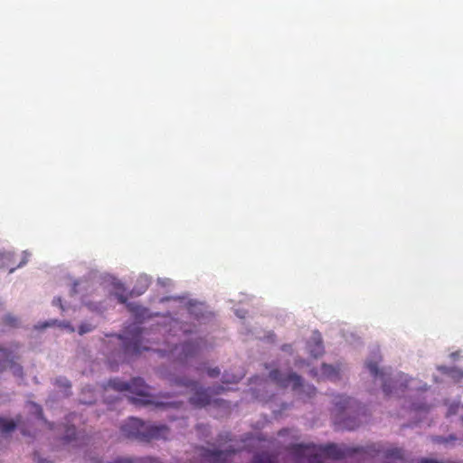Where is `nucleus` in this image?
I'll return each instance as SVG.
<instances>
[{
  "label": "nucleus",
  "mask_w": 463,
  "mask_h": 463,
  "mask_svg": "<svg viewBox=\"0 0 463 463\" xmlns=\"http://www.w3.org/2000/svg\"><path fill=\"white\" fill-rule=\"evenodd\" d=\"M288 449L293 456L295 463H329L330 460H338L354 454L374 457L381 452L380 446L375 444L367 447L351 448L344 444H328L317 446L315 444H293Z\"/></svg>",
  "instance_id": "f257e3e1"
},
{
  "label": "nucleus",
  "mask_w": 463,
  "mask_h": 463,
  "mask_svg": "<svg viewBox=\"0 0 463 463\" xmlns=\"http://www.w3.org/2000/svg\"><path fill=\"white\" fill-rule=\"evenodd\" d=\"M108 386L118 392H129L133 394L128 398L129 401L138 406L155 404L158 407L165 405L155 401V397L149 392L150 387L140 377L133 378L130 382H124L118 378L111 379L109 381Z\"/></svg>",
  "instance_id": "f03ea898"
},
{
  "label": "nucleus",
  "mask_w": 463,
  "mask_h": 463,
  "mask_svg": "<svg viewBox=\"0 0 463 463\" xmlns=\"http://www.w3.org/2000/svg\"><path fill=\"white\" fill-rule=\"evenodd\" d=\"M121 432L129 439L150 441L152 439H166L170 434V430L165 425H153L137 418H129L122 425Z\"/></svg>",
  "instance_id": "7ed1b4c3"
},
{
  "label": "nucleus",
  "mask_w": 463,
  "mask_h": 463,
  "mask_svg": "<svg viewBox=\"0 0 463 463\" xmlns=\"http://www.w3.org/2000/svg\"><path fill=\"white\" fill-rule=\"evenodd\" d=\"M172 385L184 387L194 392L189 398V402L195 408H203L211 402V393L219 394L226 389L222 385H218L213 389H204L199 386L198 382L187 377H176L172 380Z\"/></svg>",
  "instance_id": "20e7f679"
},
{
  "label": "nucleus",
  "mask_w": 463,
  "mask_h": 463,
  "mask_svg": "<svg viewBox=\"0 0 463 463\" xmlns=\"http://www.w3.org/2000/svg\"><path fill=\"white\" fill-rule=\"evenodd\" d=\"M354 401L350 397L344 395H336L334 398V413H335V424L338 429L353 430L359 426L356 419L348 417L345 419L342 418L344 412L352 407Z\"/></svg>",
  "instance_id": "39448f33"
},
{
  "label": "nucleus",
  "mask_w": 463,
  "mask_h": 463,
  "mask_svg": "<svg viewBox=\"0 0 463 463\" xmlns=\"http://www.w3.org/2000/svg\"><path fill=\"white\" fill-rule=\"evenodd\" d=\"M123 339L124 350L128 354H138L142 350H147L146 347H141L142 329L134 326L132 329H127L124 335H119Z\"/></svg>",
  "instance_id": "423d86ee"
},
{
  "label": "nucleus",
  "mask_w": 463,
  "mask_h": 463,
  "mask_svg": "<svg viewBox=\"0 0 463 463\" xmlns=\"http://www.w3.org/2000/svg\"><path fill=\"white\" fill-rule=\"evenodd\" d=\"M236 455L235 450H211L200 449V463H232Z\"/></svg>",
  "instance_id": "0eeeda50"
},
{
  "label": "nucleus",
  "mask_w": 463,
  "mask_h": 463,
  "mask_svg": "<svg viewBox=\"0 0 463 463\" xmlns=\"http://www.w3.org/2000/svg\"><path fill=\"white\" fill-rule=\"evenodd\" d=\"M269 378L283 388L291 387L297 391L302 386V378L295 373H282L276 369L269 373Z\"/></svg>",
  "instance_id": "6e6552de"
},
{
  "label": "nucleus",
  "mask_w": 463,
  "mask_h": 463,
  "mask_svg": "<svg viewBox=\"0 0 463 463\" xmlns=\"http://www.w3.org/2000/svg\"><path fill=\"white\" fill-rule=\"evenodd\" d=\"M14 351L0 346V372L10 369L14 375L23 377V367L14 361Z\"/></svg>",
  "instance_id": "1a4fd4ad"
},
{
  "label": "nucleus",
  "mask_w": 463,
  "mask_h": 463,
  "mask_svg": "<svg viewBox=\"0 0 463 463\" xmlns=\"http://www.w3.org/2000/svg\"><path fill=\"white\" fill-rule=\"evenodd\" d=\"M180 349L178 360L182 363L186 362L188 359L194 357L200 349L199 342H188L183 344L181 346L175 345V351Z\"/></svg>",
  "instance_id": "9d476101"
},
{
  "label": "nucleus",
  "mask_w": 463,
  "mask_h": 463,
  "mask_svg": "<svg viewBox=\"0 0 463 463\" xmlns=\"http://www.w3.org/2000/svg\"><path fill=\"white\" fill-rule=\"evenodd\" d=\"M308 352L315 358L320 356L324 353V345L321 335L318 332H314L312 338L307 343Z\"/></svg>",
  "instance_id": "9b49d317"
},
{
  "label": "nucleus",
  "mask_w": 463,
  "mask_h": 463,
  "mask_svg": "<svg viewBox=\"0 0 463 463\" xmlns=\"http://www.w3.org/2000/svg\"><path fill=\"white\" fill-rule=\"evenodd\" d=\"M127 309L139 322L148 316V309L134 302L127 303Z\"/></svg>",
  "instance_id": "f8f14e48"
},
{
  "label": "nucleus",
  "mask_w": 463,
  "mask_h": 463,
  "mask_svg": "<svg viewBox=\"0 0 463 463\" xmlns=\"http://www.w3.org/2000/svg\"><path fill=\"white\" fill-rule=\"evenodd\" d=\"M386 463H405L403 451L397 448L389 449L384 453Z\"/></svg>",
  "instance_id": "ddd939ff"
},
{
  "label": "nucleus",
  "mask_w": 463,
  "mask_h": 463,
  "mask_svg": "<svg viewBox=\"0 0 463 463\" xmlns=\"http://www.w3.org/2000/svg\"><path fill=\"white\" fill-rule=\"evenodd\" d=\"M251 463H278V460L275 455L262 452L256 454Z\"/></svg>",
  "instance_id": "4468645a"
},
{
  "label": "nucleus",
  "mask_w": 463,
  "mask_h": 463,
  "mask_svg": "<svg viewBox=\"0 0 463 463\" xmlns=\"http://www.w3.org/2000/svg\"><path fill=\"white\" fill-rule=\"evenodd\" d=\"M321 375L328 379H336L338 377V371L332 365L323 364L321 366Z\"/></svg>",
  "instance_id": "2eb2a0df"
},
{
  "label": "nucleus",
  "mask_w": 463,
  "mask_h": 463,
  "mask_svg": "<svg viewBox=\"0 0 463 463\" xmlns=\"http://www.w3.org/2000/svg\"><path fill=\"white\" fill-rule=\"evenodd\" d=\"M16 427V422L12 420L0 418V432L8 433L14 430Z\"/></svg>",
  "instance_id": "dca6fc26"
},
{
  "label": "nucleus",
  "mask_w": 463,
  "mask_h": 463,
  "mask_svg": "<svg viewBox=\"0 0 463 463\" xmlns=\"http://www.w3.org/2000/svg\"><path fill=\"white\" fill-rule=\"evenodd\" d=\"M366 367L370 371L371 374L373 377L380 376L383 379L384 373L379 369L378 362L376 361H368L366 362Z\"/></svg>",
  "instance_id": "f3484780"
},
{
  "label": "nucleus",
  "mask_w": 463,
  "mask_h": 463,
  "mask_svg": "<svg viewBox=\"0 0 463 463\" xmlns=\"http://www.w3.org/2000/svg\"><path fill=\"white\" fill-rule=\"evenodd\" d=\"M243 377L242 373L240 374H230L225 372L222 375V383H236Z\"/></svg>",
  "instance_id": "a211bd4d"
},
{
  "label": "nucleus",
  "mask_w": 463,
  "mask_h": 463,
  "mask_svg": "<svg viewBox=\"0 0 463 463\" xmlns=\"http://www.w3.org/2000/svg\"><path fill=\"white\" fill-rule=\"evenodd\" d=\"M79 438L77 437L76 430L73 426L68 427L65 430V436L63 438L64 441L69 443L72 440H77Z\"/></svg>",
  "instance_id": "6ab92c4d"
},
{
  "label": "nucleus",
  "mask_w": 463,
  "mask_h": 463,
  "mask_svg": "<svg viewBox=\"0 0 463 463\" xmlns=\"http://www.w3.org/2000/svg\"><path fill=\"white\" fill-rule=\"evenodd\" d=\"M4 323L6 326L15 327L18 325V319L15 317L8 314L4 317Z\"/></svg>",
  "instance_id": "aec40b11"
},
{
  "label": "nucleus",
  "mask_w": 463,
  "mask_h": 463,
  "mask_svg": "<svg viewBox=\"0 0 463 463\" xmlns=\"http://www.w3.org/2000/svg\"><path fill=\"white\" fill-rule=\"evenodd\" d=\"M452 378L457 379L458 381L463 379V371L452 368L447 372Z\"/></svg>",
  "instance_id": "412c9836"
},
{
  "label": "nucleus",
  "mask_w": 463,
  "mask_h": 463,
  "mask_svg": "<svg viewBox=\"0 0 463 463\" xmlns=\"http://www.w3.org/2000/svg\"><path fill=\"white\" fill-rule=\"evenodd\" d=\"M92 330V326L90 324H81L79 327V334L83 335L89 333Z\"/></svg>",
  "instance_id": "4be33fe9"
},
{
  "label": "nucleus",
  "mask_w": 463,
  "mask_h": 463,
  "mask_svg": "<svg viewBox=\"0 0 463 463\" xmlns=\"http://www.w3.org/2000/svg\"><path fill=\"white\" fill-rule=\"evenodd\" d=\"M392 386L391 383L387 382L386 380H383V390L386 395H391L392 393Z\"/></svg>",
  "instance_id": "5701e85b"
},
{
  "label": "nucleus",
  "mask_w": 463,
  "mask_h": 463,
  "mask_svg": "<svg viewBox=\"0 0 463 463\" xmlns=\"http://www.w3.org/2000/svg\"><path fill=\"white\" fill-rule=\"evenodd\" d=\"M220 369L218 367H214V368H208L207 369V374L210 376V377H217L219 376L220 374Z\"/></svg>",
  "instance_id": "b1692460"
},
{
  "label": "nucleus",
  "mask_w": 463,
  "mask_h": 463,
  "mask_svg": "<svg viewBox=\"0 0 463 463\" xmlns=\"http://www.w3.org/2000/svg\"><path fill=\"white\" fill-rule=\"evenodd\" d=\"M56 383L58 385H60V386H64L65 388H70L71 387V383L65 378L57 379L56 380Z\"/></svg>",
  "instance_id": "393cba45"
},
{
  "label": "nucleus",
  "mask_w": 463,
  "mask_h": 463,
  "mask_svg": "<svg viewBox=\"0 0 463 463\" xmlns=\"http://www.w3.org/2000/svg\"><path fill=\"white\" fill-rule=\"evenodd\" d=\"M116 297L119 303L124 304L127 306V303H129L128 301V298L124 294L117 293Z\"/></svg>",
  "instance_id": "a878e982"
},
{
  "label": "nucleus",
  "mask_w": 463,
  "mask_h": 463,
  "mask_svg": "<svg viewBox=\"0 0 463 463\" xmlns=\"http://www.w3.org/2000/svg\"><path fill=\"white\" fill-rule=\"evenodd\" d=\"M31 405L35 409V411H36V413L38 415V418L42 419L43 418V410H42V408L39 405L34 404V403H32Z\"/></svg>",
  "instance_id": "bb28decb"
},
{
  "label": "nucleus",
  "mask_w": 463,
  "mask_h": 463,
  "mask_svg": "<svg viewBox=\"0 0 463 463\" xmlns=\"http://www.w3.org/2000/svg\"><path fill=\"white\" fill-rule=\"evenodd\" d=\"M459 406L458 405H451L449 409V414H455L457 412V411L458 410Z\"/></svg>",
  "instance_id": "cd10ccee"
},
{
  "label": "nucleus",
  "mask_w": 463,
  "mask_h": 463,
  "mask_svg": "<svg viewBox=\"0 0 463 463\" xmlns=\"http://www.w3.org/2000/svg\"><path fill=\"white\" fill-rule=\"evenodd\" d=\"M307 389H308L309 395L316 392V388L313 386H307Z\"/></svg>",
  "instance_id": "c85d7f7f"
},
{
  "label": "nucleus",
  "mask_w": 463,
  "mask_h": 463,
  "mask_svg": "<svg viewBox=\"0 0 463 463\" xmlns=\"http://www.w3.org/2000/svg\"><path fill=\"white\" fill-rule=\"evenodd\" d=\"M281 349H282L283 351H287V352H288V351L291 350V345H284L282 346V348H281Z\"/></svg>",
  "instance_id": "c756f323"
},
{
  "label": "nucleus",
  "mask_w": 463,
  "mask_h": 463,
  "mask_svg": "<svg viewBox=\"0 0 463 463\" xmlns=\"http://www.w3.org/2000/svg\"><path fill=\"white\" fill-rule=\"evenodd\" d=\"M33 459L34 460H37L39 463H42V459L38 457V454L37 453H34L33 454Z\"/></svg>",
  "instance_id": "7c9ffc66"
},
{
  "label": "nucleus",
  "mask_w": 463,
  "mask_h": 463,
  "mask_svg": "<svg viewBox=\"0 0 463 463\" xmlns=\"http://www.w3.org/2000/svg\"><path fill=\"white\" fill-rule=\"evenodd\" d=\"M288 430H281L279 432V436H283V435H285L286 433H288Z\"/></svg>",
  "instance_id": "2f4dec72"
},
{
  "label": "nucleus",
  "mask_w": 463,
  "mask_h": 463,
  "mask_svg": "<svg viewBox=\"0 0 463 463\" xmlns=\"http://www.w3.org/2000/svg\"><path fill=\"white\" fill-rule=\"evenodd\" d=\"M54 303L59 305V306H61V298H57L56 300H54ZM62 308V307H61Z\"/></svg>",
  "instance_id": "473e14b6"
}]
</instances>
